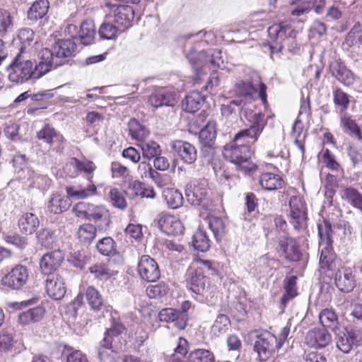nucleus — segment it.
I'll return each mask as SVG.
<instances>
[{"instance_id":"1","label":"nucleus","mask_w":362,"mask_h":362,"mask_svg":"<svg viewBox=\"0 0 362 362\" xmlns=\"http://www.w3.org/2000/svg\"><path fill=\"white\" fill-rule=\"evenodd\" d=\"M49 62H44L40 58V62L35 64L30 59L23 60L21 53H18L7 68L8 78L15 83L38 79L49 71Z\"/></svg>"},{"instance_id":"2","label":"nucleus","mask_w":362,"mask_h":362,"mask_svg":"<svg viewBox=\"0 0 362 362\" xmlns=\"http://www.w3.org/2000/svg\"><path fill=\"white\" fill-rule=\"evenodd\" d=\"M252 153L248 144L235 141L234 138L233 142L225 146L223 155L226 159L237 165L240 170L247 173L257 169V165L250 160Z\"/></svg>"},{"instance_id":"3","label":"nucleus","mask_w":362,"mask_h":362,"mask_svg":"<svg viewBox=\"0 0 362 362\" xmlns=\"http://www.w3.org/2000/svg\"><path fill=\"white\" fill-rule=\"evenodd\" d=\"M76 49V45L72 40H61L54 44L52 50L42 49L39 56L44 62H49L50 70L53 66L57 67L62 65V59L73 56Z\"/></svg>"},{"instance_id":"4","label":"nucleus","mask_w":362,"mask_h":362,"mask_svg":"<svg viewBox=\"0 0 362 362\" xmlns=\"http://www.w3.org/2000/svg\"><path fill=\"white\" fill-rule=\"evenodd\" d=\"M241 112L247 117L250 125L249 128L238 132L235 136V141H243L248 144L251 139L252 143H255L266 126L264 115L262 112H250L248 114L243 107H242Z\"/></svg>"},{"instance_id":"5","label":"nucleus","mask_w":362,"mask_h":362,"mask_svg":"<svg viewBox=\"0 0 362 362\" xmlns=\"http://www.w3.org/2000/svg\"><path fill=\"white\" fill-rule=\"evenodd\" d=\"M281 347L277 337L269 332L257 335L254 343V351L257 352L260 361H267L274 358L276 351Z\"/></svg>"},{"instance_id":"6","label":"nucleus","mask_w":362,"mask_h":362,"mask_svg":"<svg viewBox=\"0 0 362 362\" xmlns=\"http://www.w3.org/2000/svg\"><path fill=\"white\" fill-rule=\"evenodd\" d=\"M335 343L340 351L348 354L362 344V330L346 327L335 334Z\"/></svg>"},{"instance_id":"7","label":"nucleus","mask_w":362,"mask_h":362,"mask_svg":"<svg viewBox=\"0 0 362 362\" xmlns=\"http://www.w3.org/2000/svg\"><path fill=\"white\" fill-rule=\"evenodd\" d=\"M190 64L199 74V69L204 66L218 68L223 64L221 52L217 49H209L199 52L197 57H194V51H190L187 54Z\"/></svg>"},{"instance_id":"8","label":"nucleus","mask_w":362,"mask_h":362,"mask_svg":"<svg viewBox=\"0 0 362 362\" xmlns=\"http://www.w3.org/2000/svg\"><path fill=\"white\" fill-rule=\"evenodd\" d=\"M318 235L320 238V246L325 245L322 249L321 255L320 258V265L322 269H331L333 264V257L329 251V247L332 245V226L331 223L325 221L323 224L317 225Z\"/></svg>"},{"instance_id":"9","label":"nucleus","mask_w":362,"mask_h":362,"mask_svg":"<svg viewBox=\"0 0 362 362\" xmlns=\"http://www.w3.org/2000/svg\"><path fill=\"white\" fill-rule=\"evenodd\" d=\"M105 7L109 9L107 19L111 21L120 31H123L131 25L134 12L132 6L105 3Z\"/></svg>"},{"instance_id":"10","label":"nucleus","mask_w":362,"mask_h":362,"mask_svg":"<svg viewBox=\"0 0 362 362\" xmlns=\"http://www.w3.org/2000/svg\"><path fill=\"white\" fill-rule=\"evenodd\" d=\"M28 279L29 272L26 267L17 264L1 278V283L11 289L19 290L27 284Z\"/></svg>"},{"instance_id":"11","label":"nucleus","mask_w":362,"mask_h":362,"mask_svg":"<svg viewBox=\"0 0 362 362\" xmlns=\"http://www.w3.org/2000/svg\"><path fill=\"white\" fill-rule=\"evenodd\" d=\"M185 195L188 202L207 209L210 206L208 198L206 184L205 181L197 184H189L185 189Z\"/></svg>"},{"instance_id":"12","label":"nucleus","mask_w":362,"mask_h":362,"mask_svg":"<svg viewBox=\"0 0 362 362\" xmlns=\"http://www.w3.org/2000/svg\"><path fill=\"white\" fill-rule=\"evenodd\" d=\"M64 259V253L60 250H55L45 254L40 261V269L42 274L49 277L58 275L56 273Z\"/></svg>"},{"instance_id":"13","label":"nucleus","mask_w":362,"mask_h":362,"mask_svg":"<svg viewBox=\"0 0 362 362\" xmlns=\"http://www.w3.org/2000/svg\"><path fill=\"white\" fill-rule=\"evenodd\" d=\"M140 277L148 282H155L160 276V272L157 262L148 255H142L137 265Z\"/></svg>"},{"instance_id":"14","label":"nucleus","mask_w":362,"mask_h":362,"mask_svg":"<svg viewBox=\"0 0 362 362\" xmlns=\"http://www.w3.org/2000/svg\"><path fill=\"white\" fill-rule=\"evenodd\" d=\"M187 288L197 295H203L208 284L209 279L204 274L202 267H191L186 274Z\"/></svg>"},{"instance_id":"15","label":"nucleus","mask_w":362,"mask_h":362,"mask_svg":"<svg viewBox=\"0 0 362 362\" xmlns=\"http://www.w3.org/2000/svg\"><path fill=\"white\" fill-rule=\"evenodd\" d=\"M291 223L296 229L306 226L307 213L305 203L296 196L291 197L289 201Z\"/></svg>"},{"instance_id":"16","label":"nucleus","mask_w":362,"mask_h":362,"mask_svg":"<svg viewBox=\"0 0 362 362\" xmlns=\"http://www.w3.org/2000/svg\"><path fill=\"white\" fill-rule=\"evenodd\" d=\"M216 136V123L209 122L199 132V139L202 144V151L205 156H212Z\"/></svg>"},{"instance_id":"17","label":"nucleus","mask_w":362,"mask_h":362,"mask_svg":"<svg viewBox=\"0 0 362 362\" xmlns=\"http://www.w3.org/2000/svg\"><path fill=\"white\" fill-rule=\"evenodd\" d=\"M257 79L255 82H245L241 81L236 84L235 86V93L237 95L240 96H250L253 92H259V96L263 103V104H267V93H266V86L262 83L259 77L257 76Z\"/></svg>"},{"instance_id":"18","label":"nucleus","mask_w":362,"mask_h":362,"mask_svg":"<svg viewBox=\"0 0 362 362\" xmlns=\"http://www.w3.org/2000/svg\"><path fill=\"white\" fill-rule=\"evenodd\" d=\"M158 226L163 233L171 235H180L184 230L182 222L177 217L164 212L158 216Z\"/></svg>"},{"instance_id":"19","label":"nucleus","mask_w":362,"mask_h":362,"mask_svg":"<svg viewBox=\"0 0 362 362\" xmlns=\"http://www.w3.org/2000/svg\"><path fill=\"white\" fill-rule=\"evenodd\" d=\"M296 33L297 32L286 22L275 23L268 28L269 37L276 41H279L277 51L281 50L283 43L288 40V37H296Z\"/></svg>"},{"instance_id":"20","label":"nucleus","mask_w":362,"mask_h":362,"mask_svg":"<svg viewBox=\"0 0 362 362\" xmlns=\"http://www.w3.org/2000/svg\"><path fill=\"white\" fill-rule=\"evenodd\" d=\"M305 340L309 346L322 349L331 344L332 337L327 329L314 328L307 332Z\"/></svg>"},{"instance_id":"21","label":"nucleus","mask_w":362,"mask_h":362,"mask_svg":"<svg viewBox=\"0 0 362 362\" xmlns=\"http://www.w3.org/2000/svg\"><path fill=\"white\" fill-rule=\"evenodd\" d=\"M69 197L77 199H84L97 194V187L93 181V176H88L78 187H66Z\"/></svg>"},{"instance_id":"22","label":"nucleus","mask_w":362,"mask_h":362,"mask_svg":"<svg viewBox=\"0 0 362 362\" xmlns=\"http://www.w3.org/2000/svg\"><path fill=\"white\" fill-rule=\"evenodd\" d=\"M158 317L161 322H172L179 329L186 327L188 320L187 313L171 308L162 309L158 313Z\"/></svg>"},{"instance_id":"23","label":"nucleus","mask_w":362,"mask_h":362,"mask_svg":"<svg viewBox=\"0 0 362 362\" xmlns=\"http://www.w3.org/2000/svg\"><path fill=\"white\" fill-rule=\"evenodd\" d=\"M45 288L48 296L54 300L62 299L66 292L64 280L59 274L47 277Z\"/></svg>"},{"instance_id":"24","label":"nucleus","mask_w":362,"mask_h":362,"mask_svg":"<svg viewBox=\"0 0 362 362\" xmlns=\"http://www.w3.org/2000/svg\"><path fill=\"white\" fill-rule=\"evenodd\" d=\"M111 327H110L105 333V337L100 343V348L112 349V343L114 337H117L125 329L124 325L120 322L117 317L116 311L112 312L111 314Z\"/></svg>"},{"instance_id":"25","label":"nucleus","mask_w":362,"mask_h":362,"mask_svg":"<svg viewBox=\"0 0 362 362\" xmlns=\"http://www.w3.org/2000/svg\"><path fill=\"white\" fill-rule=\"evenodd\" d=\"M94 221L98 230H106L111 222L109 211L103 206L92 204L88 218Z\"/></svg>"},{"instance_id":"26","label":"nucleus","mask_w":362,"mask_h":362,"mask_svg":"<svg viewBox=\"0 0 362 362\" xmlns=\"http://www.w3.org/2000/svg\"><path fill=\"white\" fill-rule=\"evenodd\" d=\"M171 147L185 163L192 164L197 160V150L190 143L180 140L175 141L172 143Z\"/></svg>"},{"instance_id":"27","label":"nucleus","mask_w":362,"mask_h":362,"mask_svg":"<svg viewBox=\"0 0 362 362\" xmlns=\"http://www.w3.org/2000/svg\"><path fill=\"white\" fill-rule=\"evenodd\" d=\"M279 245L287 259L290 261H298L300 259L301 252L294 238L282 236L279 239Z\"/></svg>"},{"instance_id":"28","label":"nucleus","mask_w":362,"mask_h":362,"mask_svg":"<svg viewBox=\"0 0 362 362\" xmlns=\"http://www.w3.org/2000/svg\"><path fill=\"white\" fill-rule=\"evenodd\" d=\"M326 0H306L298 4L291 12L293 16H301L308 14L313 9L317 14H321L324 11Z\"/></svg>"},{"instance_id":"29","label":"nucleus","mask_w":362,"mask_h":362,"mask_svg":"<svg viewBox=\"0 0 362 362\" xmlns=\"http://www.w3.org/2000/svg\"><path fill=\"white\" fill-rule=\"evenodd\" d=\"M148 103L151 106L158 108L163 106L173 107L177 101L172 93L156 90L149 95Z\"/></svg>"},{"instance_id":"30","label":"nucleus","mask_w":362,"mask_h":362,"mask_svg":"<svg viewBox=\"0 0 362 362\" xmlns=\"http://www.w3.org/2000/svg\"><path fill=\"white\" fill-rule=\"evenodd\" d=\"M335 284L343 292H350L355 286L354 276L350 269L341 268L335 274Z\"/></svg>"},{"instance_id":"31","label":"nucleus","mask_w":362,"mask_h":362,"mask_svg":"<svg viewBox=\"0 0 362 362\" xmlns=\"http://www.w3.org/2000/svg\"><path fill=\"white\" fill-rule=\"evenodd\" d=\"M140 170H144L141 175L142 177H149L154 183L160 188L167 186L170 182L169 176L166 175H161L156 170L153 169L149 163L142 162L139 165Z\"/></svg>"},{"instance_id":"32","label":"nucleus","mask_w":362,"mask_h":362,"mask_svg":"<svg viewBox=\"0 0 362 362\" xmlns=\"http://www.w3.org/2000/svg\"><path fill=\"white\" fill-rule=\"evenodd\" d=\"M25 185L30 188H37L42 191L47 190L51 186L52 180L45 175L30 170Z\"/></svg>"},{"instance_id":"33","label":"nucleus","mask_w":362,"mask_h":362,"mask_svg":"<svg viewBox=\"0 0 362 362\" xmlns=\"http://www.w3.org/2000/svg\"><path fill=\"white\" fill-rule=\"evenodd\" d=\"M71 197L62 196L54 194L47 204V209L50 213L59 214L66 211L71 205Z\"/></svg>"},{"instance_id":"34","label":"nucleus","mask_w":362,"mask_h":362,"mask_svg":"<svg viewBox=\"0 0 362 362\" xmlns=\"http://www.w3.org/2000/svg\"><path fill=\"white\" fill-rule=\"evenodd\" d=\"M259 183L264 190L276 191L282 188L284 185V180L277 174L264 173L259 176Z\"/></svg>"},{"instance_id":"35","label":"nucleus","mask_w":362,"mask_h":362,"mask_svg":"<svg viewBox=\"0 0 362 362\" xmlns=\"http://www.w3.org/2000/svg\"><path fill=\"white\" fill-rule=\"evenodd\" d=\"M39 225V218L33 213H25L18 219V227L23 234H33Z\"/></svg>"},{"instance_id":"36","label":"nucleus","mask_w":362,"mask_h":362,"mask_svg":"<svg viewBox=\"0 0 362 362\" xmlns=\"http://www.w3.org/2000/svg\"><path fill=\"white\" fill-rule=\"evenodd\" d=\"M204 102V97L197 91H192L187 95L182 103L185 111L194 113L198 111Z\"/></svg>"},{"instance_id":"37","label":"nucleus","mask_w":362,"mask_h":362,"mask_svg":"<svg viewBox=\"0 0 362 362\" xmlns=\"http://www.w3.org/2000/svg\"><path fill=\"white\" fill-rule=\"evenodd\" d=\"M45 312V309L41 306L29 309L18 315V322L22 325H27L33 322H39L43 318Z\"/></svg>"},{"instance_id":"38","label":"nucleus","mask_w":362,"mask_h":362,"mask_svg":"<svg viewBox=\"0 0 362 362\" xmlns=\"http://www.w3.org/2000/svg\"><path fill=\"white\" fill-rule=\"evenodd\" d=\"M95 35V28L93 21H84L78 30V37L83 45H90L94 40Z\"/></svg>"},{"instance_id":"39","label":"nucleus","mask_w":362,"mask_h":362,"mask_svg":"<svg viewBox=\"0 0 362 362\" xmlns=\"http://www.w3.org/2000/svg\"><path fill=\"white\" fill-rule=\"evenodd\" d=\"M341 196L352 206L362 212V195L357 189L352 187H344L341 190Z\"/></svg>"},{"instance_id":"40","label":"nucleus","mask_w":362,"mask_h":362,"mask_svg":"<svg viewBox=\"0 0 362 362\" xmlns=\"http://www.w3.org/2000/svg\"><path fill=\"white\" fill-rule=\"evenodd\" d=\"M49 3L47 0H37L28 11V18L37 21L43 18L48 11Z\"/></svg>"},{"instance_id":"41","label":"nucleus","mask_w":362,"mask_h":362,"mask_svg":"<svg viewBox=\"0 0 362 362\" xmlns=\"http://www.w3.org/2000/svg\"><path fill=\"white\" fill-rule=\"evenodd\" d=\"M163 196L168 206L172 209H177L183 204L182 193L174 188H167L163 190Z\"/></svg>"},{"instance_id":"42","label":"nucleus","mask_w":362,"mask_h":362,"mask_svg":"<svg viewBox=\"0 0 362 362\" xmlns=\"http://www.w3.org/2000/svg\"><path fill=\"white\" fill-rule=\"evenodd\" d=\"M332 75L341 83L350 86L354 83V77L352 72L344 66L336 64L332 68Z\"/></svg>"},{"instance_id":"43","label":"nucleus","mask_w":362,"mask_h":362,"mask_svg":"<svg viewBox=\"0 0 362 362\" xmlns=\"http://www.w3.org/2000/svg\"><path fill=\"white\" fill-rule=\"evenodd\" d=\"M320 324L324 327L334 331L338 327V317L331 309H324L319 314Z\"/></svg>"},{"instance_id":"44","label":"nucleus","mask_w":362,"mask_h":362,"mask_svg":"<svg viewBox=\"0 0 362 362\" xmlns=\"http://www.w3.org/2000/svg\"><path fill=\"white\" fill-rule=\"evenodd\" d=\"M37 136L38 139L49 144H52L54 141L62 142L64 139L63 136L57 133L54 129L49 124L45 125V127L37 132Z\"/></svg>"},{"instance_id":"45","label":"nucleus","mask_w":362,"mask_h":362,"mask_svg":"<svg viewBox=\"0 0 362 362\" xmlns=\"http://www.w3.org/2000/svg\"><path fill=\"white\" fill-rule=\"evenodd\" d=\"M97 229L98 228L91 223H84L78 229V238L81 243H90L96 236Z\"/></svg>"},{"instance_id":"46","label":"nucleus","mask_w":362,"mask_h":362,"mask_svg":"<svg viewBox=\"0 0 362 362\" xmlns=\"http://www.w3.org/2000/svg\"><path fill=\"white\" fill-rule=\"evenodd\" d=\"M128 127L129 134L133 139L138 141L144 140L148 136L149 134L148 130L135 119H130L128 123Z\"/></svg>"},{"instance_id":"47","label":"nucleus","mask_w":362,"mask_h":362,"mask_svg":"<svg viewBox=\"0 0 362 362\" xmlns=\"http://www.w3.org/2000/svg\"><path fill=\"white\" fill-rule=\"evenodd\" d=\"M192 243L194 247L201 252H206L210 247V240L206 232L202 228H199L194 234Z\"/></svg>"},{"instance_id":"48","label":"nucleus","mask_w":362,"mask_h":362,"mask_svg":"<svg viewBox=\"0 0 362 362\" xmlns=\"http://www.w3.org/2000/svg\"><path fill=\"white\" fill-rule=\"evenodd\" d=\"M341 126L346 134L356 137L358 140L362 139L361 129L355 120L349 117L344 116L341 118Z\"/></svg>"},{"instance_id":"49","label":"nucleus","mask_w":362,"mask_h":362,"mask_svg":"<svg viewBox=\"0 0 362 362\" xmlns=\"http://www.w3.org/2000/svg\"><path fill=\"white\" fill-rule=\"evenodd\" d=\"M230 325L228 317L224 314H219L211 327V333L214 336L218 337L228 330Z\"/></svg>"},{"instance_id":"50","label":"nucleus","mask_w":362,"mask_h":362,"mask_svg":"<svg viewBox=\"0 0 362 362\" xmlns=\"http://www.w3.org/2000/svg\"><path fill=\"white\" fill-rule=\"evenodd\" d=\"M119 31L120 30L118 27H117L111 21L107 19L106 16L104 23L100 25L99 29V35L103 39L112 40L117 37V35Z\"/></svg>"},{"instance_id":"51","label":"nucleus","mask_w":362,"mask_h":362,"mask_svg":"<svg viewBox=\"0 0 362 362\" xmlns=\"http://www.w3.org/2000/svg\"><path fill=\"white\" fill-rule=\"evenodd\" d=\"M345 43L349 47L362 45V26L360 23L353 26L346 37Z\"/></svg>"},{"instance_id":"52","label":"nucleus","mask_w":362,"mask_h":362,"mask_svg":"<svg viewBox=\"0 0 362 362\" xmlns=\"http://www.w3.org/2000/svg\"><path fill=\"white\" fill-rule=\"evenodd\" d=\"M189 359L190 362H215L214 354L204 349H198L189 354Z\"/></svg>"},{"instance_id":"53","label":"nucleus","mask_w":362,"mask_h":362,"mask_svg":"<svg viewBox=\"0 0 362 362\" xmlns=\"http://www.w3.org/2000/svg\"><path fill=\"white\" fill-rule=\"evenodd\" d=\"M86 298L93 310H99L103 306V299L99 292L93 287L89 286L86 290Z\"/></svg>"},{"instance_id":"54","label":"nucleus","mask_w":362,"mask_h":362,"mask_svg":"<svg viewBox=\"0 0 362 362\" xmlns=\"http://www.w3.org/2000/svg\"><path fill=\"white\" fill-rule=\"evenodd\" d=\"M36 236L39 243L45 247H51L56 242V235L54 232L49 228L40 230Z\"/></svg>"},{"instance_id":"55","label":"nucleus","mask_w":362,"mask_h":362,"mask_svg":"<svg viewBox=\"0 0 362 362\" xmlns=\"http://www.w3.org/2000/svg\"><path fill=\"white\" fill-rule=\"evenodd\" d=\"M115 244L112 238L105 237L98 242L96 248L101 255L110 256L116 253Z\"/></svg>"},{"instance_id":"56","label":"nucleus","mask_w":362,"mask_h":362,"mask_svg":"<svg viewBox=\"0 0 362 362\" xmlns=\"http://www.w3.org/2000/svg\"><path fill=\"white\" fill-rule=\"evenodd\" d=\"M107 199L112 205L116 208L124 209L127 206L122 193L117 188H110Z\"/></svg>"},{"instance_id":"57","label":"nucleus","mask_w":362,"mask_h":362,"mask_svg":"<svg viewBox=\"0 0 362 362\" xmlns=\"http://www.w3.org/2000/svg\"><path fill=\"white\" fill-rule=\"evenodd\" d=\"M143 156L147 159L155 158L157 156H160L161 149L158 144L155 141H150L142 143L140 145Z\"/></svg>"},{"instance_id":"58","label":"nucleus","mask_w":362,"mask_h":362,"mask_svg":"<svg viewBox=\"0 0 362 362\" xmlns=\"http://www.w3.org/2000/svg\"><path fill=\"white\" fill-rule=\"evenodd\" d=\"M13 30V17L9 11L0 9V35L4 36Z\"/></svg>"},{"instance_id":"59","label":"nucleus","mask_w":362,"mask_h":362,"mask_svg":"<svg viewBox=\"0 0 362 362\" xmlns=\"http://www.w3.org/2000/svg\"><path fill=\"white\" fill-rule=\"evenodd\" d=\"M34 35V32L30 28H25L21 29L19 30L17 35V40L21 44L19 52L21 53V54L24 52L27 47L29 46L30 43L33 41Z\"/></svg>"},{"instance_id":"60","label":"nucleus","mask_w":362,"mask_h":362,"mask_svg":"<svg viewBox=\"0 0 362 362\" xmlns=\"http://www.w3.org/2000/svg\"><path fill=\"white\" fill-rule=\"evenodd\" d=\"M209 226L217 240L221 239L225 233V223L219 217H211L209 221Z\"/></svg>"},{"instance_id":"61","label":"nucleus","mask_w":362,"mask_h":362,"mask_svg":"<svg viewBox=\"0 0 362 362\" xmlns=\"http://www.w3.org/2000/svg\"><path fill=\"white\" fill-rule=\"evenodd\" d=\"M168 291V287L163 282L156 285L148 286L146 288V294L151 298H161L165 296Z\"/></svg>"},{"instance_id":"62","label":"nucleus","mask_w":362,"mask_h":362,"mask_svg":"<svg viewBox=\"0 0 362 362\" xmlns=\"http://www.w3.org/2000/svg\"><path fill=\"white\" fill-rule=\"evenodd\" d=\"M334 103L339 106L341 110H346L349 104V98L346 93L337 88L333 92Z\"/></svg>"},{"instance_id":"63","label":"nucleus","mask_w":362,"mask_h":362,"mask_svg":"<svg viewBox=\"0 0 362 362\" xmlns=\"http://www.w3.org/2000/svg\"><path fill=\"white\" fill-rule=\"evenodd\" d=\"M72 161L78 170L83 171L87 174V177L93 176L92 173L95 170L96 167L92 161L87 160H81L76 158H73Z\"/></svg>"},{"instance_id":"64","label":"nucleus","mask_w":362,"mask_h":362,"mask_svg":"<svg viewBox=\"0 0 362 362\" xmlns=\"http://www.w3.org/2000/svg\"><path fill=\"white\" fill-rule=\"evenodd\" d=\"M98 356L100 362H119L117 354L110 349L100 348Z\"/></svg>"}]
</instances>
